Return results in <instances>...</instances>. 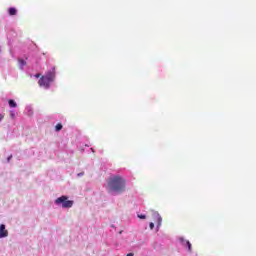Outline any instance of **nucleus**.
I'll return each instance as SVG.
<instances>
[{
	"label": "nucleus",
	"mask_w": 256,
	"mask_h": 256,
	"mask_svg": "<svg viewBox=\"0 0 256 256\" xmlns=\"http://www.w3.org/2000/svg\"><path fill=\"white\" fill-rule=\"evenodd\" d=\"M10 117H11L12 119H15V113H13V111H11Z\"/></svg>",
	"instance_id": "4468645a"
},
{
	"label": "nucleus",
	"mask_w": 256,
	"mask_h": 256,
	"mask_svg": "<svg viewBox=\"0 0 256 256\" xmlns=\"http://www.w3.org/2000/svg\"><path fill=\"white\" fill-rule=\"evenodd\" d=\"M11 159V156L8 158V161Z\"/></svg>",
	"instance_id": "6ab92c4d"
},
{
	"label": "nucleus",
	"mask_w": 256,
	"mask_h": 256,
	"mask_svg": "<svg viewBox=\"0 0 256 256\" xmlns=\"http://www.w3.org/2000/svg\"><path fill=\"white\" fill-rule=\"evenodd\" d=\"M9 237V231L5 228V224L0 225V239Z\"/></svg>",
	"instance_id": "39448f33"
},
{
	"label": "nucleus",
	"mask_w": 256,
	"mask_h": 256,
	"mask_svg": "<svg viewBox=\"0 0 256 256\" xmlns=\"http://www.w3.org/2000/svg\"><path fill=\"white\" fill-rule=\"evenodd\" d=\"M150 229H152V230L155 229V223H153V222L150 223Z\"/></svg>",
	"instance_id": "ddd939ff"
},
{
	"label": "nucleus",
	"mask_w": 256,
	"mask_h": 256,
	"mask_svg": "<svg viewBox=\"0 0 256 256\" xmlns=\"http://www.w3.org/2000/svg\"><path fill=\"white\" fill-rule=\"evenodd\" d=\"M4 116L0 114V121H3Z\"/></svg>",
	"instance_id": "dca6fc26"
},
{
	"label": "nucleus",
	"mask_w": 256,
	"mask_h": 256,
	"mask_svg": "<svg viewBox=\"0 0 256 256\" xmlns=\"http://www.w3.org/2000/svg\"><path fill=\"white\" fill-rule=\"evenodd\" d=\"M127 181L120 175L112 176L107 181L108 193H124Z\"/></svg>",
	"instance_id": "f257e3e1"
},
{
	"label": "nucleus",
	"mask_w": 256,
	"mask_h": 256,
	"mask_svg": "<svg viewBox=\"0 0 256 256\" xmlns=\"http://www.w3.org/2000/svg\"><path fill=\"white\" fill-rule=\"evenodd\" d=\"M38 85L40 87H44V89H49V87H51V82L45 76H41V78L38 81Z\"/></svg>",
	"instance_id": "7ed1b4c3"
},
{
	"label": "nucleus",
	"mask_w": 256,
	"mask_h": 256,
	"mask_svg": "<svg viewBox=\"0 0 256 256\" xmlns=\"http://www.w3.org/2000/svg\"><path fill=\"white\" fill-rule=\"evenodd\" d=\"M56 205H62L64 209H71L73 207V200H69L67 196H61L55 200Z\"/></svg>",
	"instance_id": "f03ea898"
},
{
	"label": "nucleus",
	"mask_w": 256,
	"mask_h": 256,
	"mask_svg": "<svg viewBox=\"0 0 256 256\" xmlns=\"http://www.w3.org/2000/svg\"><path fill=\"white\" fill-rule=\"evenodd\" d=\"M81 176H83V173H79V174H78V177H81Z\"/></svg>",
	"instance_id": "a211bd4d"
},
{
	"label": "nucleus",
	"mask_w": 256,
	"mask_h": 256,
	"mask_svg": "<svg viewBox=\"0 0 256 256\" xmlns=\"http://www.w3.org/2000/svg\"><path fill=\"white\" fill-rule=\"evenodd\" d=\"M18 62L22 67H24V65H27V62L23 59H19Z\"/></svg>",
	"instance_id": "9b49d317"
},
{
	"label": "nucleus",
	"mask_w": 256,
	"mask_h": 256,
	"mask_svg": "<svg viewBox=\"0 0 256 256\" xmlns=\"http://www.w3.org/2000/svg\"><path fill=\"white\" fill-rule=\"evenodd\" d=\"M138 218L139 219H147V216L143 215V214H138Z\"/></svg>",
	"instance_id": "f8f14e48"
},
{
	"label": "nucleus",
	"mask_w": 256,
	"mask_h": 256,
	"mask_svg": "<svg viewBox=\"0 0 256 256\" xmlns=\"http://www.w3.org/2000/svg\"><path fill=\"white\" fill-rule=\"evenodd\" d=\"M61 129H63V125L62 124H57L56 126H55V131H61Z\"/></svg>",
	"instance_id": "9d476101"
},
{
	"label": "nucleus",
	"mask_w": 256,
	"mask_h": 256,
	"mask_svg": "<svg viewBox=\"0 0 256 256\" xmlns=\"http://www.w3.org/2000/svg\"><path fill=\"white\" fill-rule=\"evenodd\" d=\"M126 256H135L133 253H128Z\"/></svg>",
	"instance_id": "f3484780"
},
{
	"label": "nucleus",
	"mask_w": 256,
	"mask_h": 256,
	"mask_svg": "<svg viewBox=\"0 0 256 256\" xmlns=\"http://www.w3.org/2000/svg\"><path fill=\"white\" fill-rule=\"evenodd\" d=\"M182 243H185V245L188 246V250L191 251V242H189V240H183L181 239Z\"/></svg>",
	"instance_id": "1a4fd4ad"
},
{
	"label": "nucleus",
	"mask_w": 256,
	"mask_h": 256,
	"mask_svg": "<svg viewBox=\"0 0 256 256\" xmlns=\"http://www.w3.org/2000/svg\"><path fill=\"white\" fill-rule=\"evenodd\" d=\"M35 77L36 79H39V77H41V74H36Z\"/></svg>",
	"instance_id": "2eb2a0df"
},
{
	"label": "nucleus",
	"mask_w": 256,
	"mask_h": 256,
	"mask_svg": "<svg viewBox=\"0 0 256 256\" xmlns=\"http://www.w3.org/2000/svg\"><path fill=\"white\" fill-rule=\"evenodd\" d=\"M8 13H9V15H11V16L17 15V9L11 7V8L8 9Z\"/></svg>",
	"instance_id": "0eeeda50"
},
{
	"label": "nucleus",
	"mask_w": 256,
	"mask_h": 256,
	"mask_svg": "<svg viewBox=\"0 0 256 256\" xmlns=\"http://www.w3.org/2000/svg\"><path fill=\"white\" fill-rule=\"evenodd\" d=\"M8 105L11 108H15V107H17V102H15V100H9Z\"/></svg>",
	"instance_id": "6e6552de"
},
{
	"label": "nucleus",
	"mask_w": 256,
	"mask_h": 256,
	"mask_svg": "<svg viewBox=\"0 0 256 256\" xmlns=\"http://www.w3.org/2000/svg\"><path fill=\"white\" fill-rule=\"evenodd\" d=\"M152 217L154 222L157 223V226L161 227V222L163 221V219L161 218V215H159V212L153 211Z\"/></svg>",
	"instance_id": "20e7f679"
},
{
	"label": "nucleus",
	"mask_w": 256,
	"mask_h": 256,
	"mask_svg": "<svg viewBox=\"0 0 256 256\" xmlns=\"http://www.w3.org/2000/svg\"><path fill=\"white\" fill-rule=\"evenodd\" d=\"M44 77L48 79L51 83L52 81H55V68H53L52 71L48 72Z\"/></svg>",
	"instance_id": "423d86ee"
}]
</instances>
